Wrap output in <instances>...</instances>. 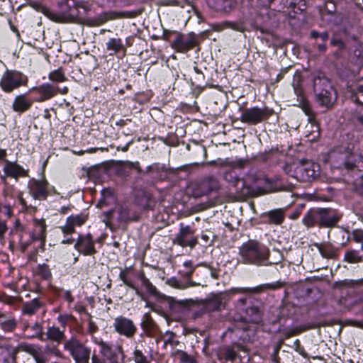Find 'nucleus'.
<instances>
[{
  "mask_svg": "<svg viewBox=\"0 0 363 363\" xmlns=\"http://www.w3.org/2000/svg\"><path fill=\"white\" fill-rule=\"evenodd\" d=\"M239 255L242 262L257 266H267L269 250L264 244L253 240L244 242L240 247Z\"/></svg>",
  "mask_w": 363,
  "mask_h": 363,
  "instance_id": "f257e3e1",
  "label": "nucleus"
},
{
  "mask_svg": "<svg viewBox=\"0 0 363 363\" xmlns=\"http://www.w3.org/2000/svg\"><path fill=\"white\" fill-rule=\"evenodd\" d=\"M262 322V313L257 306H250L245 310L242 321L235 325L234 332L245 342L252 341L257 325Z\"/></svg>",
  "mask_w": 363,
  "mask_h": 363,
  "instance_id": "f03ea898",
  "label": "nucleus"
},
{
  "mask_svg": "<svg viewBox=\"0 0 363 363\" xmlns=\"http://www.w3.org/2000/svg\"><path fill=\"white\" fill-rule=\"evenodd\" d=\"M92 0H65L59 4L60 11L62 14H55L47 9V18L54 21H61L65 17L77 18L82 14L80 9L83 13H86L89 10Z\"/></svg>",
  "mask_w": 363,
  "mask_h": 363,
  "instance_id": "7ed1b4c3",
  "label": "nucleus"
},
{
  "mask_svg": "<svg viewBox=\"0 0 363 363\" xmlns=\"http://www.w3.org/2000/svg\"><path fill=\"white\" fill-rule=\"evenodd\" d=\"M318 165L311 162H294L286 165L285 172L303 182H311L318 176Z\"/></svg>",
  "mask_w": 363,
  "mask_h": 363,
  "instance_id": "20e7f679",
  "label": "nucleus"
},
{
  "mask_svg": "<svg viewBox=\"0 0 363 363\" xmlns=\"http://www.w3.org/2000/svg\"><path fill=\"white\" fill-rule=\"evenodd\" d=\"M106 217L107 223L116 221L119 225H123L138 220L139 214L135 209L134 205L123 203L117 206L114 210L108 211Z\"/></svg>",
  "mask_w": 363,
  "mask_h": 363,
  "instance_id": "39448f33",
  "label": "nucleus"
},
{
  "mask_svg": "<svg viewBox=\"0 0 363 363\" xmlns=\"http://www.w3.org/2000/svg\"><path fill=\"white\" fill-rule=\"evenodd\" d=\"M315 99L317 103L325 108H331L337 99V93L330 82L319 79L314 84Z\"/></svg>",
  "mask_w": 363,
  "mask_h": 363,
  "instance_id": "423d86ee",
  "label": "nucleus"
},
{
  "mask_svg": "<svg viewBox=\"0 0 363 363\" xmlns=\"http://www.w3.org/2000/svg\"><path fill=\"white\" fill-rule=\"evenodd\" d=\"M64 349L68 352L76 363H89L91 349L76 336H72L65 342Z\"/></svg>",
  "mask_w": 363,
  "mask_h": 363,
  "instance_id": "0eeeda50",
  "label": "nucleus"
},
{
  "mask_svg": "<svg viewBox=\"0 0 363 363\" xmlns=\"http://www.w3.org/2000/svg\"><path fill=\"white\" fill-rule=\"evenodd\" d=\"M272 113L273 111L267 107L254 106L242 111L240 121L243 123L255 125L267 120Z\"/></svg>",
  "mask_w": 363,
  "mask_h": 363,
  "instance_id": "6e6552de",
  "label": "nucleus"
},
{
  "mask_svg": "<svg viewBox=\"0 0 363 363\" xmlns=\"http://www.w3.org/2000/svg\"><path fill=\"white\" fill-rule=\"evenodd\" d=\"M26 82L27 77L22 73L16 71H6L1 77L0 85L4 91L11 92L25 84Z\"/></svg>",
  "mask_w": 363,
  "mask_h": 363,
  "instance_id": "1a4fd4ad",
  "label": "nucleus"
},
{
  "mask_svg": "<svg viewBox=\"0 0 363 363\" xmlns=\"http://www.w3.org/2000/svg\"><path fill=\"white\" fill-rule=\"evenodd\" d=\"M93 342L100 346V352L109 363H119L122 358V349L118 345H110L102 340L93 337Z\"/></svg>",
  "mask_w": 363,
  "mask_h": 363,
  "instance_id": "9d476101",
  "label": "nucleus"
},
{
  "mask_svg": "<svg viewBox=\"0 0 363 363\" xmlns=\"http://www.w3.org/2000/svg\"><path fill=\"white\" fill-rule=\"evenodd\" d=\"M348 91L351 100L359 105L352 113V119L363 125V82L350 87Z\"/></svg>",
  "mask_w": 363,
  "mask_h": 363,
  "instance_id": "9b49d317",
  "label": "nucleus"
},
{
  "mask_svg": "<svg viewBox=\"0 0 363 363\" xmlns=\"http://www.w3.org/2000/svg\"><path fill=\"white\" fill-rule=\"evenodd\" d=\"M113 326L116 332L128 338L132 337L137 331L133 321L122 315L115 318Z\"/></svg>",
  "mask_w": 363,
  "mask_h": 363,
  "instance_id": "f8f14e48",
  "label": "nucleus"
},
{
  "mask_svg": "<svg viewBox=\"0 0 363 363\" xmlns=\"http://www.w3.org/2000/svg\"><path fill=\"white\" fill-rule=\"evenodd\" d=\"M283 284L279 281L273 283L263 284L258 285L255 287H237L233 288L230 290L233 294H256L266 291L277 290L281 288Z\"/></svg>",
  "mask_w": 363,
  "mask_h": 363,
  "instance_id": "ddd939ff",
  "label": "nucleus"
},
{
  "mask_svg": "<svg viewBox=\"0 0 363 363\" xmlns=\"http://www.w3.org/2000/svg\"><path fill=\"white\" fill-rule=\"evenodd\" d=\"M3 171L4 174L1 176L2 180H5L6 177L14 178L17 180L19 177L28 176V170L23 166L9 160H5Z\"/></svg>",
  "mask_w": 363,
  "mask_h": 363,
  "instance_id": "4468645a",
  "label": "nucleus"
},
{
  "mask_svg": "<svg viewBox=\"0 0 363 363\" xmlns=\"http://www.w3.org/2000/svg\"><path fill=\"white\" fill-rule=\"evenodd\" d=\"M193 233L194 232L189 225L184 226L181 224L179 232L174 239V243L182 247L189 246L193 248L197 243V238L191 237L188 239V237Z\"/></svg>",
  "mask_w": 363,
  "mask_h": 363,
  "instance_id": "2eb2a0df",
  "label": "nucleus"
},
{
  "mask_svg": "<svg viewBox=\"0 0 363 363\" xmlns=\"http://www.w3.org/2000/svg\"><path fill=\"white\" fill-rule=\"evenodd\" d=\"M196 40L194 35L178 34L172 43V48L179 52H186L196 46Z\"/></svg>",
  "mask_w": 363,
  "mask_h": 363,
  "instance_id": "dca6fc26",
  "label": "nucleus"
},
{
  "mask_svg": "<svg viewBox=\"0 0 363 363\" xmlns=\"http://www.w3.org/2000/svg\"><path fill=\"white\" fill-rule=\"evenodd\" d=\"M219 189L218 181L213 177H208L202 180L194 190V196L200 197L209 194L211 191H216Z\"/></svg>",
  "mask_w": 363,
  "mask_h": 363,
  "instance_id": "f3484780",
  "label": "nucleus"
},
{
  "mask_svg": "<svg viewBox=\"0 0 363 363\" xmlns=\"http://www.w3.org/2000/svg\"><path fill=\"white\" fill-rule=\"evenodd\" d=\"M74 247L79 252L85 255H89L95 253L94 242L93 238L90 234L85 236H79Z\"/></svg>",
  "mask_w": 363,
  "mask_h": 363,
  "instance_id": "a211bd4d",
  "label": "nucleus"
},
{
  "mask_svg": "<svg viewBox=\"0 0 363 363\" xmlns=\"http://www.w3.org/2000/svg\"><path fill=\"white\" fill-rule=\"evenodd\" d=\"M318 223L320 225L331 227L336 225L339 218L332 209L318 208Z\"/></svg>",
  "mask_w": 363,
  "mask_h": 363,
  "instance_id": "6ab92c4d",
  "label": "nucleus"
},
{
  "mask_svg": "<svg viewBox=\"0 0 363 363\" xmlns=\"http://www.w3.org/2000/svg\"><path fill=\"white\" fill-rule=\"evenodd\" d=\"M33 100L26 94H19L13 100L12 107L15 112L23 113L32 106Z\"/></svg>",
  "mask_w": 363,
  "mask_h": 363,
  "instance_id": "aec40b11",
  "label": "nucleus"
},
{
  "mask_svg": "<svg viewBox=\"0 0 363 363\" xmlns=\"http://www.w3.org/2000/svg\"><path fill=\"white\" fill-rule=\"evenodd\" d=\"M300 82H301V75L297 74L294 77V81L292 83L295 94L299 97H301V107L303 111L305 113L306 116L309 117L312 115V110L310 107L308 103L304 100V97L302 96V90L300 88Z\"/></svg>",
  "mask_w": 363,
  "mask_h": 363,
  "instance_id": "412c9836",
  "label": "nucleus"
},
{
  "mask_svg": "<svg viewBox=\"0 0 363 363\" xmlns=\"http://www.w3.org/2000/svg\"><path fill=\"white\" fill-rule=\"evenodd\" d=\"M85 217L77 215L70 216L67 218L66 225L61 227V231L65 234H71L74 231V226H80L85 222Z\"/></svg>",
  "mask_w": 363,
  "mask_h": 363,
  "instance_id": "4be33fe9",
  "label": "nucleus"
},
{
  "mask_svg": "<svg viewBox=\"0 0 363 363\" xmlns=\"http://www.w3.org/2000/svg\"><path fill=\"white\" fill-rule=\"evenodd\" d=\"M28 189L30 194L35 199L45 196V183L43 181L30 180Z\"/></svg>",
  "mask_w": 363,
  "mask_h": 363,
  "instance_id": "5701e85b",
  "label": "nucleus"
},
{
  "mask_svg": "<svg viewBox=\"0 0 363 363\" xmlns=\"http://www.w3.org/2000/svg\"><path fill=\"white\" fill-rule=\"evenodd\" d=\"M106 50L111 51L110 55H113L118 52L126 51L125 45L119 38H110L106 43Z\"/></svg>",
  "mask_w": 363,
  "mask_h": 363,
  "instance_id": "b1692460",
  "label": "nucleus"
},
{
  "mask_svg": "<svg viewBox=\"0 0 363 363\" xmlns=\"http://www.w3.org/2000/svg\"><path fill=\"white\" fill-rule=\"evenodd\" d=\"M269 223L280 225L284 220V213L281 209H275L264 214Z\"/></svg>",
  "mask_w": 363,
  "mask_h": 363,
  "instance_id": "393cba45",
  "label": "nucleus"
},
{
  "mask_svg": "<svg viewBox=\"0 0 363 363\" xmlns=\"http://www.w3.org/2000/svg\"><path fill=\"white\" fill-rule=\"evenodd\" d=\"M65 338V333L58 328L51 327L47 330V339L53 340L59 344Z\"/></svg>",
  "mask_w": 363,
  "mask_h": 363,
  "instance_id": "a878e982",
  "label": "nucleus"
},
{
  "mask_svg": "<svg viewBox=\"0 0 363 363\" xmlns=\"http://www.w3.org/2000/svg\"><path fill=\"white\" fill-rule=\"evenodd\" d=\"M318 210H310L303 217V223L307 227H311L315 225V223H318Z\"/></svg>",
  "mask_w": 363,
  "mask_h": 363,
  "instance_id": "bb28decb",
  "label": "nucleus"
},
{
  "mask_svg": "<svg viewBox=\"0 0 363 363\" xmlns=\"http://www.w3.org/2000/svg\"><path fill=\"white\" fill-rule=\"evenodd\" d=\"M101 198L100 199L98 206L102 207L108 205L114 201L113 192L110 189H104L101 192Z\"/></svg>",
  "mask_w": 363,
  "mask_h": 363,
  "instance_id": "cd10ccee",
  "label": "nucleus"
},
{
  "mask_svg": "<svg viewBox=\"0 0 363 363\" xmlns=\"http://www.w3.org/2000/svg\"><path fill=\"white\" fill-rule=\"evenodd\" d=\"M15 357L11 350L0 347V363H14Z\"/></svg>",
  "mask_w": 363,
  "mask_h": 363,
  "instance_id": "c85d7f7f",
  "label": "nucleus"
},
{
  "mask_svg": "<svg viewBox=\"0 0 363 363\" xmlns=\"http://www.w3.org/2000/svg\"><path fill=\"white\" fill-rule=\"evenodd\" d=\"M40 303L37 298L33 299L30 302L26 303L22 308L24 314L32 315L40 308Z\"/></svg>",
  "mask_w": 363,
  "mask_h": 363,
  "instance_id": "c756f323",
  "label": "nucleus"
},
{
  "mask_svg": "<svg viewBox=\"0 0 363 363\" xmlns=\"http://www.w3.org/2000/svg\"><path fill=\"white\" fill-rule=\"evenodd\" d=\"M344 259L349 263L354 264L362 262L363 257L359 255L358 251L350 250L345 252Z\"/></svg>",
  "mask_w": 363,
  "mask_h": 363,
  "instance_id": "7c9ffc66",
  "label": "nucleus"
},
{
  "mask_svg": "<svg viewBox=\"0 0 363 363\" xmlns=\"http://www.w3.org/2000/svg\"><path fill=\"white\" fill-rule=\"evenodd\" d=\"M139 279L141 281L142 285L145 288L147 292L150 294L155 296L157 294L156 287L150 281V280L145 277L143 274H140Z\"/></svg>",
  "mask_w": 363,
  "mask_h": 363,
  "instance_id": "2f4dec72",
  "label": "nucleus"
},
{
  "mask_svg": "<svg viewBox=\"0 0 363 363\" xmlns=\"http://www.w3.org/2000/svg\"><path fill=\"white\" fill-rule=\"evenodd\" d=\"M49 78L51 81L61 82L67 79L64 72L61 69H56L49 74Z\"/></svg>",
  "mask_w": 363,
  "mask_h": 363,
  "instance_id": "473e14b6",
  "label": "nucleus"
},
{
  "mask_svg": "<svg viewBox=\"0 0 363 363\" xmlns=\"http://www.w3.org/2000/svg\"><path fill=\"white\" fill-rule=\"evenodd\" d=\"M183 266L185 269L181 272L182 275L186 278L191 277L195 269V267L193 266V262L190 260L185 261L183 263Z\"/></svg>",
  "mask_w": 363,
  "mask_h": 363,
  "instance_id": "72a5a7b5",
  "label": "nucleus"
},
{
  "mask_svg": "<svg viewBox=\"0 0 363 363\" xmlns=\"http://www.w3.org/2000/svg\"><path fill=\"white\" fill-rule=\"evenodd\" d=\"M222 307V301L220 297L214 296L208 301V308L212 310H220Z\"/></svg>",
  "mask_w": 363,
  "mask_h": 363,
  "instance_id": "f704fd0d",
  "label": "nucleus"
},
{
  "mask_svg": "<svg viewBox=\"0 0 363 363\" xmlns=\"http://www.w3.org/2000/svg\"><path fill=\"white\" fill-rule=\"evenodd\" d=\"M1 325L4 331H11L16 326V321L14 319H6L5 320H1Z\"/></svg>",
  "mask_w": 363,
  "mask_h": 363,
  "instance_id": "c9c22d12",
  "label": "nucleus"
},
{
  "mask_svg": "<svg viewBox=\"0 0 363 363\" xmlns=\"http://www.w3.org/2000/svg\"><path fill=\"white\" fill-rule=\"evenodd\" d=\"M167 284L172 287L178 289H184L186 288L185 284L182 283L175 277H172L167 280Z\"/></svg>",
  "mask_w": 363,
  "mask_h": 363,
  "instance_id": "e433bc0d",
  "label": "nucleus"
},
{
  "mask_svg": "<svg viewBox=\"0 0 363 363\" xmlns=\"http://www.w3.org/2000/svg\"><path fill=\"white\" fill-rule=\"evenodd\" d=\"M31 330L33 331L32 337H36L38 338H43V325L40 323H35L32 327Z\"/></svg>",
  "mask_w": 363,
  "mask_h": 363,
  "instance_id": "4c0bfd02",
  "label": "nucleus"
},
{
  "mask_svg": "<svg viewBox=\"0 0 363 363\" xmlns=\"http://www.w3.org/2000/svg\"><path fill=\"white\" fill-rule=\"evenodd\" d=\"M134 361L135 363H149L147 357L142 353L140 350L134 351Z\"/></svg>",
  "mask_w": 363,
  "mask_h": 363,
  "instance_id": "58836bf2",
  "label": "nucleus"
},
{
  "mask_svg": "<svg viewBox=\"0 0 363 363\" xmlns=\"http://www.w3.org/2000/svg\"><path fill=\"white\" fill-rule=\"evenodd\" d=\"M224 26L225 28H231L240 32L245 30L244 26L242 24L235 22H225L224 23Z\"/></svg>",
  "mask_w": 363,
  "mask_h": 363,
  "instance_id": "ea45409f",
  "label": "nucleus"
},
{
  "mask_svg": "<svg viewBox=\"0 0 363 363\" xmlns=\"http://www.w3.org/2000/svg\"><path fill=\"white\" fill-rule=\"evenodd\" d=\"M174 337V334L171 331H167L161 337V340L164 342V345L166 346L167 344H172V340Z\"/></svg>",
  "mask_w": 363,
  "mask_h": 363,
  "instance_id": "a19ab883",
  "label": "nucleus"
},
{
  "mask_svg": "<svg viewBox=\"0 0 363 363\" xmlns=\"http://www.w3.org/2000/svg\"><path fill=\"white\" fill-rule=\"evenodd\" d=\"M236 352L230 347L225 349L223 353V357L225 360L233 361L236 357Z\"/></svg>",
  "mask_w": 363,
  "mask_h": 363,
  "instance_id": "79ce46f5",
  "label": "nucleus"
},
{
  "mask_svg": "<svg viewBox=\"0 0 363 363\" xmlns=\"http://www.w3.org/2000/svg\"><path fill=\"white\" fill-rule=\"evenodd\" d=\"M119 278L121 280L123 281V282L125 285L128 286L130 288H134L133 283L130 280L128 279V278L126 277V273L125 271H121L120 272Z\"/></svg>",
  "mask_w": 363,
  "mask_h": 363,
  "instance_id": "37998d69",
  "label": "nucleus"
},
{
  "mask_svg": "<svg viewBox=\"0 0 363 363\" xmlns=\"http://www.w3.org/2000/svg\"><path fill=\"white\" fill-rule=\"evenodd\" d=\"M97 330H98V326L96 325V323L92 320L90 319L89 320V324H88V329H87L88 333L93 334Z\"/></svg>",
  "mask_w": 363,
  "mask_h": 363,
  "instance_id": "c03bdc74",
  "label": "nucleus"
},
{
  "mask_svg": "<svg viewBox=\"0 0 363 363\" xmlns=\"http://www.w3.org/2000/svg\"><path fill=\"white\" fill-rule=\"evenodd\" d=\"M164 167H162L160 164H157V163H155V164H152L151 165H149L147 167V170L146 172H150L152 171H155V172H159L162 169H163Z\"/></svg>",
  "mask_w": 363,
  "mask_h": 363,
  "instance_id": "a18cd8bd",
  "label": "nucleus"
},
{
  "mask_svg": "<svg viewBox=\"0 0 363 363\" xmlns=\"http://www.w3.org/2000/svg\"><path fill=\"white\" fill-rule=\"evenodd\" d=\"M7 225L4 221H0V239H3L7 231Z\"/></svg>",
  "mask_w": 363,
  "mask_h": 363,
  "instance_id": "49530a36",
  "label": "nucleus"
},
{
  "mask_svg": "<svg viewBox=\"0 0 363 363\" xmlns=\"http://www.w3.org/2000/svg\"><path fill=\"white\" fill-rule=\"evenodd\" d=\"M355 240L362 243L361 248L363 250V233L359 232L354 234Z\"/></svg>",
  "mask_w": 363,
  "mask_h": 363,
  "instance_id": "de8ad7c7",
  "label": "nucleus"
},
{
  "mask_svg": "<svg viewBox=\"0 0 363 363\" xmlns=\"http://www.w3.org/2000/svg\"><path fill=\"white\" fill-rule=\"evenodd\" d=\"M46 354H47V357H48V356L52 355V354H55V355H60V352L58 350H57V349H51V350H48V349L47 348Z\"/></svg>",
  "mask_w": 363,
  "mask_h": 363,
  "instance_id": "09e8293b",
  "label": "nucleus"
},
{
  "mask_svg": "<svg viewBox=\"0 0 363 363\" xmlns=\"http://www.w3.org/2000/svg\"><path fill=\"white\" fill-rule=\"evenodd\" d=\"M135 290V294L138 296L141 300L146 301L144 294L134 285V288H132Z\"/></svg>",
  "mask_w": 363,
  "mask_h": 363,
  "instance_id": "8fccbe9b",
  "label": "nucleus"
},
{
  "mask_svg": "<svg viewBox=\"0 0 363 363\" xmlns=\"http://www.w3.org/2000/svg\"><path fill=\"white\" fill-rule=\"evenodd\" d=\"M92 363H109L108 362H106L104 359H101L99 357H97L95 354H94L91 357Z\"/></svg>",
  "mask_w": 363,
  "mask_h": 363,
  "instance_id": "3c124183",
  "label": "nucleus"
},
{
  "mask_svg": "<svg viewBox=\"0 0 363 363\" xmlns=\"http://www.w3.org/2000/svg\"><path fill=\"white\" fill-rule=\"evenodd\" d=\"M6 156H7L6 150L0 148V162L2 161L5 162V160H6Z\"/></svg>",
  "mask_w": 363,
  "mask_h": 363,
  "instance_id": "603ef678",
  "label": "nucleus"
},
{
  "mask_svg": "<svg viewBox=\"0 0 363 363\" xmlns=\"http://www.w3.org/2000/svg\"><path fill=\"white\" fill-rule=\"evenodd\" d=\"M35 91H39L40 93V96L38 100L44 101L45 99V89L42 87L40 89H36Z\"/></svg>",
  "mask_w": 363,
  "mask_h": 363,
  "instance_id": "864d4df0",
  "label": "nucleus"
},
{
  "mask_svg": "<svg viewBox=\"0 0 363 363\" xmlns=\"http://www.w3.org/2000/svg\"><path fill=\"white\" fill-rule=\"evenodd\" d=\"M14 228L16 230H23V228L21 226V224L20 223V220L19 219H16L15 220V223H14Z\"/></svg>",
  "mask_w": 363,
  "mask_h": 363,
  "instance_id": "5fc2aeb1",
  "label": "nucleus"
},
{
  "mask_svg": "<svg viewBox=\"0 0 363 363\" xmlns=\"http://www.w3.org/2000/svg\"><path fill=\"white\" fill-rule=\"evenodd\" d=\"M344 166L347 169H352L355 166V164L354 162L348 160L344 162Z\"/></svg>",
  "mask_w": 363,
  "mask_h": 363,
  "instance_id": "6e6d98bb",
  "label": "nucleus"
},
{
  "mask_svg": "<svg viewBox=\"0 0 363 363\" xmlns=\"http://www.w3.org/2000/svg\"><path fill=\"white\" fill-rule=\"evenodd\" d=\"M320 38H321V40L323 41V43L328 40V38H329V35L327 32H323L320 34V36H319Z\"/></svg>",
  "mask_w": 363,
  "mask_h": 363,
  "instance_id": "4d7b16f0",
  "label": "nucleus"
},
{
  "mask_svg": "<svg viewBox=\"0 0 363 363\" xmlns=\"http://www.w3.org/2000/svg\"><path fill=\"white\" fill-rule=\"evenodd\" d=\"M331 44L333 45H338L340 47H342L343 45L342 42L338 39H332Z\"/></svg>",
  "mask_w": 363,
  "mask_h": 363,
  "instance_id": "13d9d810",
  "label": "nucleus"
},
{
  "mask_svg": "<svg viewBox=\"0 0 363 363\" xmlns=\"http://www.w3.org/2000/svg\"><path fill=\"white\" fill-rule=\"evenodd\" d=\"M326 7L328 9V11L331 13L335 11V6L333 4L332 2L328 3L326 4Z\"/></svg>",
  "mask_w": 363,
  "mask_h": 363,
  "instance_id": "bf43d9fd",
  "label": "nucleus"
},
{
  "mask_svg": "<svg viewBox=\"0 0 363 363\" xmlns=\"http://www.w3.org/2000/svg\"><path fill=\"white\" fill-rule=\"evenodd\" d=\"M69 210V208L67 206H61L60 208V213L63 215L66 214Z\"/></svg>",
  "mask_w": 363,
  "mask_h": 363,
  "instance_id": "052dcab7",
  "label": "nucleus"
},
{
  "mask_svg": "<svg viewBox=\"0 0 363 363\" xmlns=\"http://www.w3.org/2000/svg\"><path fill=\"white\" fill-rule=\"evenodd\" d=\"M318 48L319 51L325 52L326 50V45L325 43L319 44Z\"/></svg>",
  "mask_w": 363,
  "mask_h": 363,
  "instance_id": "680f3d73",
  "label": "nucleus"
},
{
  "mask_svg": "<svg viewBox=\"0 0 363 363\" xmlns=\"http://www.w3.org/2000/svg\"><path fill=\"white\" fill-rule=\"evenodd\" d=\"M320 33L315 31V30H313L311 31V36L313 38H319L320 36Z\"/></svg>",
  "mask_w": 363,
  "mask_h": 363,
  "instance_id": "e2e57ef3",
  "label": "nucleus"
},
{
  "mask_svg": "<svg viewBox=\"0 0 363 363\" xmlns=\"http://www.w3.org/2000/svg\"><path fill=\"white\" fill-rule=\"evenodd\" d=\"M65 298L69 302H72L73 301V298L71 296L70 293H69V292L66 293Z\"/></svg>",
  "mask_w": 363,
  "mask_h": 363,
  "instance_id": "0e129e2a",
  "label": "nucleus"
},
{
  "mask_svg": "<svg viewBox=\"0 0 363 363\" xmlns=\"http://www.w3.org/2000/svg\"><path fill=\"white\" fill-rule=\"evenodd\" d=\"M274 0H266V1L261 6L263 7H269Z\"/></svg>",
  "mask_w": 363,
  "mask_h": 363,
  "instance_id": "69168bd1",
  "label": "nucleus"
},
{
  "mask_svg": "<svg viewBox=\"0 0 363 363\" xmlns=\"http://www.w3.org/2000/svg\"><path fill=\"white\" fill-rule=\"evenodd\" d=\"M5 215L8 217H11L12 216V211L9 207L6 208Z\"/></svg>",
  "mask_w": 363,
  "mask_h": 363,
  "instance_id": "338daca9",
  "label": "nucleus"
},
{
  "mask_svg": "<svg viewBox=\"0 0 363 363\" xmlns=\"http://www.w3.org/2000/svg\"><path fill=\"white\" fill-rule=\"evenodd\" d=\"M299 216L298 212H295L290 216V218L296 219Z\"/></svg>",
  "mask_w": 363,
  "mask_h": 363,
  "instance_id": "774afa93",
  "label": "nucleus"
}]
</instances>
